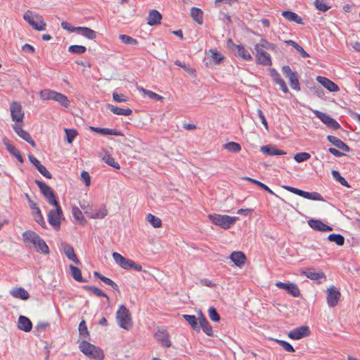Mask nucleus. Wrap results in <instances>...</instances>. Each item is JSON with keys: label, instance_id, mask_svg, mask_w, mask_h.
Instances as JSON below:
<instances>
[{"label": "nucleus", "instance_id": "f257e3e1", "mask_svg": "<svg viewBox=\"0 0 360 360\" xmlns=\"http://www.w3.org/2000/svg\"><path fill=\"white\" fill-rule=\"evenodd\" d=\"M264 49L274 51L276 49V46L274 44L270 43L265 39H262L259 42L257 43L254 46L255 62L259 65L271 66L272 65L271 56L264 50Z\"/></svg>", "mask_w": 360, "mask_h": 360}, {"label": "nucleus", "instance_id": "f03ea898", "mask_svg": "<svg viewBox=\"0 0 360 360\" xmlns=\"http://www.w3.org/2000/svg\"><path fill=\"white\" fill-rule=\"evenodd\" d=\"M79 349L86 356L96 360H103L105 355L103 351L98 347L83 340L79 345Z\"/></svg>", "mask_w": 360, "mask_h": 360}, {"label": "nucleus", "instance_id": "7ed1b4c3", "mask_svg": "<svg viewBox=\"0 0 360 360\" xmlns=\"http://www.w3.org/2000/svg\"><path fill=\"white\" fill-rule=\"evenodd\" d=\"M212 224L224 229H230L239 219L226 214H210L208 215Z\"/></svg>", "mask_w": 360, "mask_h": 360}, {"label": "nucleus", "instance_id": "20e7f679", "mask_svg": "<svg viewBox=\"0 0 360 360\" xmlns=\"http://www.w3.org/2000/svg\"><path fill=\"white\" fill-rule=\"evenodd\" d=\"M116 320L118 325L127 330L132 326V319L129 310L124 306L120 305L116 312Z\"/></svg>", "mask_w": 360, "mask_h": 360}, {"label": "nucleus", "instance_id": "39448f33", "mask_svg": "<svg viewBox=\"0 0 360 360\" xmlns=\"http://www.w3.org/2000/svg\"><path fill=\"white\" fill-rule=\"evenodd\" d=\"M52 205L54 206L55 208L49 210L48 213V221L55 230L58 231L60 227L61 220L63 219V214L58 202H56V205Z\"/></svg>", "mask_w": 360, "mask_h": 360}, {"label": "nucleus", "instance_id": "423d86ee", "mask_svg": "<svg viewBox=\"0 0 360 360\" xmlns=\"http://www.w3.org/2000/svg\"><path fill=\"white\" fill-rule=\"evenodd\" d=\"M283 188L306 199L317 201H324L323 196L317 192H307L290 186H283Z\"/></svg>", "mask_w": 360, "mask_h": 360}, {"label": "nucleus", "instance_id": "0eeeda50", "mask_svg": "<svg viewBox=\"0 0 360 360\" xmlns=\"http://www.w3.org/2000/svg\"><path fill=\"white\" fill-rule=\"evenodd\" d=\"M10 115L14 124L23 122L25 112L22 105L18 101H13L9 107Z\"/></svg>", "mask_w": 360, "mask_h": 360}, {"label": "nucleus", "instance_id": "6e6552de", "mask_svg": "<svg viewBox=\"0 0 360 360\" xmlns=\"http://www.w3.org/2000/svg\"><path fill=\"white\" fill-rule=\"evenodd\" d=\"M35 184L39 186L41 193L46 198L48 202L50 205H56L58 201L53 189L47 184L39 180H35Z\"/></svg>", "mask_w": 360, "mask_h": 360}, {"label": "nucleus", "instance_id": "1a4fd4ad", "mask_svg": "<svg viewBox=\"0 0 360 360\" xmlns=\"http://www.w3.org/2000/svg\"><path fill=\"white\" fill-rule=\"evenodd\" d=\"M327 292V304L330 307H335L340 300L341 293L340 290L334 285H331L326 290Z\"/></svg>", "mask_w": 360, "mask_h": 360}, {"label": "nucleus", "instance_id": "9d476101", "mask_svg": "<svg viewBox=\"0 0 360 360\" xmlns=\"http://www.w3.org/2000/svg\"><path fill=\"white\" fill-rule=\"evenodd\" d=\"M282 72L286 77H288L291 88L299 91L300 88L297 75L295 72L292 71L290 67L288 65L283 66Z\"/></svg>", "mask_w": 360, "mask_h": 360}, {"label": "nucleus", "instance_id": "9b49d317", "mask_svg": "<svg viewBox=\"0 0 360 360\" xmlns=\"http://www.w3.org/2000/svg\"><path fill=\"white\" fill-rule=\"evenodd\" d=\"M23 124H24L23 122L13 124L12 125V128L19 137H20L21 139H22L23 140H25V141L29 143L32 147L35 148L36 147L35 142L32 139L30 133L22 129Z\"/></svg>", "mask_w": 360, "mask_h": 360}, {"label": "nucleus", "instance_id": "f8f14e48", "mask_svg": "<svg viewBox=\"0 0 360 360\" xmlns=\"http://www.w3.org/2000/svg\"><path fill=\"white\" fill-rule=\"evenodd\" d=\"M314 115L319 118L325 124L333 129H338L340 127L339 123L328 114L320 112L319 110L313 111Z\"/></svg>", "mask_w": 360, "mask_h": 360}, {"label": "nucleus", "instance_id": "ddd939ff", "mask_svg": "<svg viewBox=\"0 0 360 360\" xmlns=\"http://www.w3.org/2000/svg\"><path fill=\"white\" fill-rule=\"evenodd\" d=\"M275 285L280 289L285 290L292 297H297L300 295V290L295 283L278 281L275 283Z\"/></svg>", "mask_w": 360, "mask_h": 360}, {"label": "nucleus", "instance_id": "4468645a", "mask_svg": "<svg viewBox=\"0 0 360 360\" xmlns=\"http://www.w3.org/2000/svg\"><path fill=\"white\" fill-rule=\"evenodd\" d=\"M310 334L309 328L307 326L297 327L290 330L288 333V336L292 340H300L304 337L308 336Z\"/></svg>", "mask_w": 360, "mask_h": 360}, {"label": "nucleus", "instance_id": "2eb2a0df", "mask_svg": "<svg viewBox=\"0 0 360 360\" xmlns=\"http://www.w3.org/2000/svg\"><path fill=\"white\" fill-rule=\"evenodd\" d=\"M112 256L115 262L121 268L124 269H133L134 265L135 264V262L133 260L127 259L120 253L115 252L112 253Z\"/></svg>", "mask_w": 360, "mask_h": 360}, {"label": "nucleus", "instance_id": "dca6fc26", "mask_svg": "<svg viewBox=\"0 0 360 360\" xmlns=\"http://www.w3.org/2000/svg\"><path fill=\"white\" fill-rule=\"evenodd\" d=\"M22 240L27 247L34 248L37 245V240L41 238L36 232L28 230L25 231L22 235Z\"/></svg>", "mask_w": 360, "mask_h": 360}, {"label": "nucleus", "instance_id": "f3484780", "mask_svg": "<svg viewBox=\"0 0 360 360\" xmlns=\"http://www.w3.org/2000/svg\"><path fill=\"white\" fill-rule=\"evenodd\" d=\"M270 75L273 79V81L279 85L280 89L283 93H288V89L285 81L281 78L280 74L274 68L269 69Z\"/></svg>", "mask_w": 360, "mask_h": 360}, {"label": "nucleus", "instance_id": "a211bd4d", "mask_svg": "<svg viewBox=\"0 0 360 360\" xmlns=\"http://www.w3.org/2000/svg\"><path fill=\"white\" fill-rule=\"evenodd\" d=\"M316 80L319 83H320L323 86H324L327 90L330 92H337L339 91L338 86L335 84L330 79L323 77V76H317Z\"/></svg>", "mask_w": 360, "mask_h": 360}, {"label": "nucleus", "instance_id": "6ab92c4d", "mask_svg": "<svg viewBox=\"0 0 360 360\" xmlns=\"http://www.w3.org/2000/svg\"><path fill=\"white\" fill-rule=\"evenodd\" d=\"M308 224L311 229L319 231L326 232L333 230L332 227L319 219H309L308 220Z\"/></svg>", "mask_w": 360, "mask_h": 360}, {"label": "nucleus", "instance_id": "aec40b11", "mask_svg": "<svg viewBox=\"0 0 360 360\" xmlns=\"http://www.w3.org/2000/svg\"><path fill=\"white\" fill-rule=\"evenodd\" d=\"M231 49L233 51H236L238 55L245 60H251L252 59L250 51L247 50L242 44H232Z\"/></svg>", "mask_w": 360, "mask_h": 360}, {"label": "nucleus", "instance_id": "412c9836", "mask_svg": "<svg viewBox=\"0 0 360 360\" xmlns=\"http://www.w3.org/2000/svg\"><path fill=\"white\" fill-rule=\"evenodd\" d=\"M230 259L238 267H241L246 262V257L243 252L235 251L233 252L230 256Z\"/></svg>", "mask_w": 360, "mask_h": 360}, {"label": "nucleus", "instance_id": "4be33fe9", "mask_svg": "<svg viewBox=\"0 0 360 360\" xmlns=\"http://www.w3.org/2000/svg\"><path fill=\"white\" fill-rule=\"evenodd\" d=\"M147 20V23L150 26L160 25L162 20V15L158 11L153 9L149 11Z\"/></svg>", "mask_w": 360, "mask_h": 360}, {"label": "nucleus", "instance_id": "5701e85b", "mask_svg": "<svg viewBox=\"0 0 360 360\" xmlns=\"http://www.w3.org/2000/svg\"><path fill=\"white\" fill-rule=\"evenodd\" d=\"M3 143L6 146L8 152L15 156L20 162L22 163L24 162V159L21 155L20 152L17 150L13 145L10 143L9 140L7 138L5 137L3 139Z\"/></svg>", "mask_w": 360, "mask_h": 360}, {"label": "nucleus", "instance_id": "b1692460", "mask_svg": "<svg viewBox=\"0 0 360 360\" xmlns=\"http://www.w3.org/2000/svg\"><path fill=\"white\" fill-rule=\"evenodd\" d=\"M155 337L163 346L166 347H169L171 346L172 344L169 340V335L167 331L159 330L155 333Z\"/></svg>", "mask_w": 360, "mask_h": 360}, {"label": "nucleus", "instance_id": "393cba45", "mask_svg": "<svg viewBox=\"0 0 360 360\" xmlns=\"http://www.w3.org/2000/svg\"><path fill=\"white\" fill-rule=\"evenodd\" d=\"M327 139L335 147L345 152H349L350 150L349 147L336 136L329 135L327 136Z\"/></svg>", "mask_w": 360, "mask_h": 360}, {"label": "nucleus", "instance_id": "a878e982", "mask_svg": "<svg viewBox=\"0 0 360 360\" xmlns=\"http://www.w3.org/2000/svg\"><path fill=\"white\" fill-rule=\"evenodd\" d=\"M18 327L19 329L25 332H29L32 330V324L27 317L20 316L18 321Z\"/></svg>", "mask_w": 360, "mask_h": 360}, {"label": "nucleus", "instance_id": "bb28decb", "mask_svg": "<svg viewBox=\"0 0 360 360\" xmlns=\"http://www.w3.org/2000/svg\"><path fill=\"white\" fill-rule=\"evenodd\" d=\"M282 16L285 18L286 20L290 22H295L297 24L303 25L302 18L299 16L297 13L290 11H284L281 13Z\"/></svg>", "mask_w": 360, "mask_h": 360}, {"label": "nucleus", "instance_id": "cd10ccee", "mask_svg": "<svg viewBox=\"0 0 360 360\" xmlns=\"http://www.w3.org/2000/svg\"><path fill=\"white\" fill-rule=\"evenodd\" d=\"M10 294L15 297L26 300L30 297L28 292L23 288H15L11 290Z\"/></svg>", "mask_w": 360, "mask_h": 360}, {"label": "nucleus", "instance_id": "c85d7f7f", "mask_svg": "<svg viewBox=\"0 0 360 360\" xmlns=\"http://www.w3.org/2000/svg\"><path fill=\"white\" fill-rule=\"evenodd\" d=\"M260 150L265 154L269 155H282L286 154L283 150L277 149L276 147L272 146H262Z\"/></svg>", "mask_w": 360, "mask_h": 360}, {"label": "nucleus", "instance_id": "c756f323", "mask_svg": "<svg viewBox=\"0 0 360 360\" xmlns=\"http://www.w3.org/2000/svg\"><path fill=\"white\" fill-rule=\"evenodd\" d=\"M107 108L114 114L117 115L129 116L131 115L132 110L130 108H120L111 104H108Z\"/></svg>", "mask_w": 360, "mask_h": 360}, {"label": "nucleus", "instance_id": "7c9ffc66", "mask_svg": "<svg viewBox=\"0 0 360 360\" xmlns=\"http://www.w3.org/2000/svg\"><path fill=\"white\" fill-rule=\"evenodd\" d=\"M72 214L75 219L80 224L84 225L86 223V221L82 214V212L80 209L76 205H73L72 207Z\"/></svg>", "mask_w": 360, "mask_h": 360}, {"label": "nucleus", "instance_id": "2f4dec72", "mask_svg": "<svg viewBox=\"0 0 360 360\" xmlns=\"http://www.w3.org/2000/svg\"><path fill=\"white\" fill-rule=\"evenodd\" d=\"M90 130L103 135H114L120 136L121 133L114 129L108 128H99L95 127H90Z\"/></svg>", "mask_w": 360, "mask_h": 360}, {"label": "nucleus", "instance_id": "473e14b6", "mask_svg": "<svg viewBox=\"0 0 360 360\" xmlns=\"http://www.w3.org/2000/svg\"><path fill=\"white\" fill-rule=\"evenodd\" d=\"M76 29H77V31L86 39L93 40L96 38V32L91 28L86 27H77Z\"/></svg>", "mask_w": 360, "mask_h": 360}, {"label": "nucleus", "instance_id": "72a5a7b5", "mask_svg": "<svg viewBox=\"0 0 360 360\" xmlns=\"http://www.w3.org/2000/svg\"><path fill=\"white\" fill-rule=\"evenodd\" d=\"M85 214L92 219H103L108 214V210L102 207L92 212L85 211Z\"/></svg>", "mask_w": 360, "mask_h": 360}, {"label": "nucleus", "instance_id": "f704fd0d", "mask_svg": "<svg viewBox=\"0 0 360 360\" xmlns=\"http://www.w3.org/2000/svg\"><path fill=\"white\" fill-rule=\"evenodd\" d=\"M64 252L66 255V257L72 260V262H74L75 263H76L77 264H80V261L79 260V259L77 258L75 252V250L73 249V248L70 245H65L64 246Z\"/></svg>", "mask_w": 360, "mask_h": 360}, {"label": "nucleus", "instance_id": "c9c22d12", "mask_svg": "<svg viewBox=\"0 0 360 360\" xmlns=\"http://www.w3.org/2000/svg\"><path fill=\"white\" fill-rule=\"evenodd\" d=\"M191 16L193 20L197 22L199 25L203 22V12L200 8L192 7L191 8Z\"/></svg>", "mask_w": 360, "mask_h": 360}, {"label": "nucleus", "instance_id": "e433bc0d", "mask_svg": "<svg viewBox=\"0 0 360 360\" xmlns=\"http://www.w3.org/2000/svg\"><path fill=\"white\" fill-rule=\"evenodd\" d=\"M32 27L37 30L42 31L46 29V23L41 15H35V19L31 25Z\"/></svg>", "mask_w": 360, "mask_h": 360}, {"label": "nucleus", "instance_id": "4c0bfd02", "mask_svg": "<svg viewBox=\"0 0 360 360\" xmlns=\"http://www.w3.org/2000/svg\"><path fill=\"white\" fill-rule=\"evenodd\" d=\"M53 100L66 108H68L70 104V101L68 97L65 95L57 91H56Z\"/></svg>", "mask_w": 360, "mask_h": 360}, {"label": "nucleus", "instance_id": "58836bf2", "mask_svg": "<svg viewBox=\"0 0 360 360\" xmlns=\"http://www.w3.org/2000/svg\"><path fill=\"white\" fill-rule=\"evenodd\" d=\"M34 248L36 251L43 253V254H49V248L48 245H46V242L44 239L40 238L37 243V245L34 246Z\"/></svg>", "mask_w": 360, "mask_h": 360}, {"label": "nucleus", "instance_id": "ea45409f", "mask_svg": "<svg viewBox=\"0 0 360 360\" xmlns=\"http://www.w3.org/2000/svg\"><path fill=\"white\" fill-rule=\"evenodd\" d=\"M184 319L191 326V328L194 330H199V326L197 321V318L194 315L184 314L183 315Z\"/></svg>", "mask_w": 360, "mask_h": 360}, {"label": "nucleus", "instance_id": "a19ab883", "mask_svg": "<svg viewBox=\"0 0 360 360\" xmlns=\"http://www.w3.org/2000/svg\"><path fill=\"white\" fill-rule=\"evenodd\" d=\"M243 179L245 180V181H250V182L257 185L258 186H259L260 188H262L264 191H267L271 195H276V193L271 189H270L266 185H265L264 184L260 182L258 180L252 179L250 177H247V176L243 177Z\"/></svg>", "mask_w": 360, "mask_h": 360}, {"label": "nucleus", "instance_id": "79ce46f5", "mask_svg": "<svg viewBox=\"0 0 360 360\" xmlns=\"http://www.w3.org/2000/svg\"><path fill=\"white\" fill-rule=\"evenodd\" d=\"M139 91L140 92H142L143 94L147 96L149 98L152 100H156V101H162L163 99V97L150 90H147L144 89L143 87H139Z\"/></svg>", "mask_w": 360, "mask_h": 360}, {"label": "nucleus", "instance_id": "37998d69", "mask_svg": "<svg viewBox=\"0 0 360 360\" xmlns=\"http://www.w3.org/2000/svg\"><path fill=\"white\" fill-rule=\"evenodd\" d=\"M70 274L75 281H79V282H85L86 281L85 280L83 279V278L82 276L81 270L79 268H77L73 265H70Z\"/></svg>", "mask_w": 360, "mask_h": 360}, {"label": "nucleus", "instance_id": "c03bdc74", "mask_svg": "<svg viewBox=\"0 0 360 360\" xmlns=\"http://www.w3.org/2000/svg\"><path fill=\"white\" fill-rule=\"evenodd\" d=\"M146 219L154 228H160L162 226V220L160 218L150 213L147 214Z\"/></svg>", "mask_w": 360, "mask_h": 360}, {"label": "nucleus", "instance_id": "a18cd8bd", "mask_svg": "<svg viewBox=\"0 0 360 360\" xmlns=\"http://www.w3.org/2000/svg\"><path fill=\"white\" fill-rule=\"evenodd\" d=\"M56 91L46 89L39 92L40 98L43 101L53 100Z\"/></svg>", "mask_w": 360, "mask_h": 360}, {"label": "nucleus", "instance_id": "49530a36", "mask_svg": "<svg viewBox=\"0 0 360 360\" xmlns=\"http://www.w3.org/2000/svg\"><path fill=\"white\" fill-rule=\"evenodd\" d=\"M305 276L311 280H326V277L322 271H307Z\"/></svg>", "mask_w": 360, "mask_h": 360}, {"label": "nucleus", "instance_id": "de8ad7c7", "mask_svg": "<svg viewBox=\"0 0 360 360\" xmlns=\"http://www.w3.org/2000/svg\"><path fill=\"white\" fill-rule=\"evenodd\" d=\"M224 148L229 152L238 153L241 150V146L239 143L231 141L224 145Z\"/></svg>", "mask_w": 360, "mask_h": 360}, {"label": "nucleus", "instance_id": "09e8293b", "mask_svg": "<svg viewBox=\"0 0 360 360\" xmlns=\"http://www.w3.org/2000/svg\"><path fill=\"white\" fill-rule=\"evenodd\" d=\"M32 215L34 217V219L36 222H37L39 225L41 226V227L45 228L46 227V222L44 221V219L43 217V215L41 214V212L40 209H37V210H34L32 212Z\"/></svg>", "mask_w": 360, "mask_h": 360}, {"label": "nucleus", "instance_id": "8fccbe9b", "mask_svg": "<svg viewBox=\"0 0 360 360\" xmlns=\"http://www.w3.org/2000/svg\"><path fill=\"white\" fill-rule=\"evenodd\" d=\"M333 177L338 181L341 185L346 186L347 188H350V185L348 184V182L346 181V179L341 176L340 172L337 170H332L331 172Z\"/></svg>", "mask_w": 360, "mask_h": 360}, {"label": "nucleus", "instance_id": "3c124183", "mask_svg": "<svg viewBox=\"0 0 360 360\" xmlns=\"http://www.w3.org/2000/svg\"><path fill=\"white\" fill-rule=\"evenodd\" d=\"M94 275L96 278H98L101 281H102L105 284L111 285L114 289L117 290V285L115 283H114L109 278H107V277L103 276L102 274H101L98 271H94Z\"/></svg>", "mask_w": 360, "mask_h": 360}, {"label": "nucleus", "instance_id": "603ef678", "mask_svg": "<svg viewBox=\"0 0 360 360\" xmlns=\"http://www.w3.org/2000/svg\"><path fill=\"white\" fill-rule=\"evenodd\" d=\"M103 160L108 164V165L115 168V169H120V164L115 161V159L112 158V156L108 153H105L103 157Z\"/></svg>", "mask_w": 360, "mask_h": 360}, {"label": "nucleus", "instance_id": "864d4df0", "mask_svg": "<svg viewBox=\"0 0 360 360\" xmlns=\"http://www.w3.org/2000/svg\"><path fill=\"white\" fill-rule=\"evenodd\" d=\"M328 239L335 243L338 245H342L345 243V238L341 234L332 233L328 236Z\"/></svg>", "mask_w": 360, "mask_h": 360}, {"label": "nucleus", "instance_id": "5fc2aeb1", "mask_svg": "<svg viewBox=\"0 0 360 360\" xmlns=\"http://www.w3.org/2000/svg\"><path fill=\"white\" fill-rule=\"evenodd\" d=\"M119 39L121 40V41L125 44H129V45H137L138 41L127 34H120Z\"/></svg>", "mask_w": 360, "mask_h": 360}, {"label": "nucleus", "instance_id": "6e6d98bb", "mask_svg": "<svg viewBox=\"0 0 360 360\" xmlns=\"http://www.w3.org/2000/svg\"><path fill=\"white\" fill-rule=\"evenodd\" d=\"M201 328L203 332L208 336L213 335V330L208 321L206 320L204 322L199 324V328Z\"/></svg>", "mask_w": 360, "mask_h": 360}, {"label": "nucleus", "instance_id": "4d7b16f0", "mask_svg": "<svg viewBox=\"0 0 360 360\" xmlns=\"http://www.w3.org/2000/svg\"><path fill=\"white\" fill-rule=\"evenodd\" d=\"M86 49L82 45H71L68 48L69 52L74 54H82L86 51Z\"/></svg>", "mask_w": 360, "mask_h": 360}, {"label": "nucleus", "instance_id": "13d9d810", "mask_svg": "<svg viewBox=\"0 0 360 360\" xmlns=\"http://www.w3.org/2000/svg\"><path fill=\"white\" fill-rule=\"evenodd\" d=\"M175 65L183 68L186 72H188L191 75H193L195 72V69L191 68L188 65L186 64L184 62H181L179 60H176L174 62Z\"/></svg>", "mask_w": 360, "mask_h": 360}, {"label": "nucleus", "instance_id": "bf43d9fd", "mask_svg": "<svg viewBox=\"0 0 360 360\" xmlns=\"http://www.w3.org/2000/svg\"><path fill=\"white\" fill-rule=\"evenodd\" d=\"M311 155L309 153L306 152L298 153L295 155L294 160L297 162H302L306 161L310 158Z\"/></svg>", "mask_w": 360, "mask_h": 360}, {"label": "nucleus", "instance_id": "052dcab7", "mask_svg": "<svg viewBox=\"0 0 360 360\" xmlns=\"http://www.w3.org/2000/svg\"><path fill=\"white\" fill-rule=\"evenodd\" d=\"M85 288L98 297H105L108 298L107 295L104 293L101 289L96 287L85 286Z\"/></svg>", "mask_w": 360, "mask_h": 360}, {"label": "nucleus", "instance_id": "680f3d73", "mask_svg": "<svg viewBox=\"0 0 360 360\" xmlns=\"http://www.w3.org/2000/svg\"><path fill=\"white\" fill-rule=\"evenodd\" d=\"M79 332L80 335L84 338H86L89 336V331L86 327V324L84 320H82L79 325Z\"/></svg>", "mask_w": 360, "mask_h": 360}, {"label": "nucleus", "instance_id": "e2e57ef3", "mask_svg": "<svg viewBox=\"0 0 360 360\" xmlns=\"http://www.w3.org/2000/svg\"><path fill=\"white\" fill-rule=\"evenodd\" d=\"M208 314H209L210 319L212 321L217 322V321H219L220 320L219 314L217 313V311H216V309L213 307H211L209 308V309H208Z\"/></svg>", "mask_w": 360, "mask_h": 360}, {"label": "nucleus", "instance_id": "0e129e2a", "mask_svg": "<svg viewBox=\"0 0 360 360\" xmlns=\"http://www.w3.org/2000/svg\"><path fill=\"white\" fill-rule=\"evenodd\" d=\"M314 5L318 10L323 12L326 11L330 8L326 5L325 0H315Z\"/></svg>", "mask_w": 360, "mask_h": 360}, {"label": "nucleus", "instance_id": "69168bd1", "mask_svg": "<svg viewBox=\"0 0 360 360\" xmlns=\"http://www.w3.org/2000/svg\"><path fill=\"white\" fill-rule=\"evenodd\" d=\"M65 134H66L67 141L69 143H71L72 142V141L75 139L77 135L78 134L77 131L75 129H65Z\"/></svg>", "mask_w": 360, "mask_h": 360}, {"label": "nucleus", "instance_id": "338daca9", "mask_svg": "<svg viewBox=\"0 0 360 360\" xmlns=\"http://www.w3.org/2000/svg\"><path fill=\"white\" fill-rule=\"evenodd\" d=\"M275 341L277 343H278L281 346H282L283 349H285V351L289 352H295L293 347L289 342L281 340H275Z\"/></svg>", "mask_w": 360, "mask_h": 360}, {"label": "nucleus", "instance_id": "774afa93", "mask_svg": "<svg viewBox=\"0 0 360 360\" xmlns=\"http://www.w3.org/2000/svg\"><path fill=\"white\" fill-rule=\"evenodd\" d=\"M212 59L217 63H220L224 57L215 49H210Z\"/></svg>", "mask_w": 360, "mask_h": 360}]
</instances>
